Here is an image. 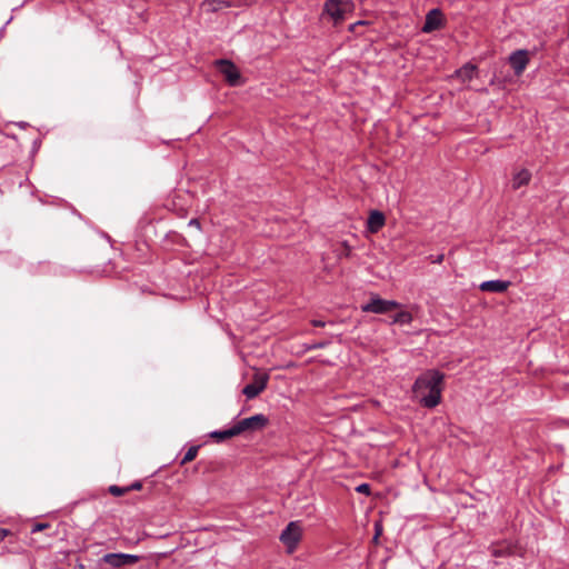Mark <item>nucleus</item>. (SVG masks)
Listing matches in <instances>:
<instances>
[{"label": "nucleus", "mask_w": 569, "mask_h": 569, "mask_svg": "<svg viewBox=\"0 0 569 569\" xmlns=\"http://www.w3.org/2000/svg\"><path fill=\"white\" fill-rule=\"evenodd\" d=\"M476 71V67L472 66V64H466L461 70L460 72H463L466 74V77H468L469 79L472 78L473 73Z\"/></svg>", "instance_id": "nucleus-21"}, {"label": "nucleus", "mask_w": 569, "mask_h": 569, "mask_svg": "<svg viewBox=\"0 0 569 569\" xmlns=\"http://www.w3.org/2000/svg\"><path fill=\"white\" fill-rule=\"evenodd\" d=\"M400 303L396 300H386L380 298L378 295L371 297V299L361 306L363 312H371L376 315H385L391 310L400 308Z\"/></svg>", "instance_id": "nucleus-4"}, {"label": "nucleus", "mask_w": 569, "mask_h": 569, "mask_svg": "<svg viewBox=\"0 0 569 569\" xmlns=\"http://www.w3.org/2000/svg\"><path fill=\"white\" fill-rule=\"evenodd\" d=\"M142 488L141 481H134L130 486H127L128 492L131 490H140Z\"/></svg>", "instance_id": "nucleus-24"}, {"label": "nucleus", "mask_w": 569, "mask_h": 569, "mask_svg": "<svg viewBox=\"0 0 569 569\" xmlns=\"http://www.w3.org/2000/svg\"><path fill=\"white\" fill-rule=\"evenodd\" d=\"M511 551H510V548L507 547V548H500V547H495L492 548L491 550V555L493 557H503V556H507L509 555Z\"/></svg>", "instance_id": "nucleus-20"}, {"label": "nucleus", "mask_w": 569, "mask_h": 569, "mask_svg": "<svg viewBox=\"0 0 569 569\" xmlns=\"http://www.w3.org/2000/svg\"><path fill=\"white\" fill-rule=\"evenodd\" d=\"M445 259V254L443 253H440L438 256H430V260L432 263H441Z\"/></svg>", "instance_id": "nucleus-25"}, {"label": "nucleus", "mask_w": 569, "mask_h": 569, "mask_svg": "<svg viewBox=\"0 0 569 569\" xmlns=\"http://www.w3.org/2000/svg\"><path fill=\"white\" fill-rule=\"evenodd\" d=\"M236 3L228 0H204L200 8L207 13H216L222 9L234 7Z\"/></svg>", "instance_id": "nucleus-11"}, {"label": "nucleus", "mask_w": 569, "mask_h": 569, "mask_svg": "<svg viewBox=\"0 0 569 569\" xmlns=\"http://www.w3.org/2000/svg\"><path fill=\"white\" fill-rule=\"evenodd\" d=\"M190 226H193V227H197L199 228L200 227V223L197 219H191L190 222H189Z\"/></svg>", "instance_id": "nucleus-28"}, {"label": "nucleus", "mask_w": 569, "mask_h": 569, "mask_svg": "<svg viewBox=\"0 0 569 569\" xmlns=\"http://www.w3.org/2000/svg\"><path fill=\"white\" fill-rule=\"evenodd\" d=\"M340 249H337L336 252H337V257L339 259H342V258H350L351 256V252H352V249L351 247L349 246V243L347 241H342L340 243Z\"/></svg>", "instance_id": "nucleus-18"}, {"label": "nucleus", "mask_w": 569, "mask_h": 569, "mask_svg": "<svg viewBox=\"0 0 569 569\" xmlns=\"http://www.w3.org/2000/svg\"><path fill=\"white\" fill-rule=\"evenodd\" d=\"M238 433L236 431L234 426L226 430H216L209 433V437L214 439L217 442H222L232 437H237Z\"/></svg>", "instance_id": "nucleus-15"}, {"label": "nucleus", "mask_w": 569, "mask_h": 569, "mask_svg": "<svg viewBox=\"0 0 569 569\" xmlns=\"http://www.w3.org/2000/svg\"><path fill=\"white\" fill-rule=\"evenodd\" d=\"M199 449H200V446H191L184 453L183 458L181 459L180 466H183V465L194 460L198 455Z\"/></svg>", "instance_id": "nucleus-17"}, {"label": "nucleus", "mask_w": 569, "mask_h": 569, "mask_svg": "<svg viewBox=\"0 0 569 569\" xmlns=\"http://www.w3.org/2000/svg\"><path fill=\"white\" fill-rule=\"evenodd\" d=\"M302 537V528L299 521H290L280 535V541L287 548L289 553H292L300 542Z\"/></svg>", "instance_id": "nucleus-3"}, {"label": "nucleus", "mask_w": 569, "mask_h": 569, "mask_svg": "<svg viewBox=\"0 0 569 569\" xmlns=\"http://www.w3.org/2000/svg\"><path fill=\"white\" fill-rule=\"evenodd\" d=\"M268 381L269 376L267 373H257L254 375L252 382L248 383L242 389V393L248 399H253L258 397L267 388Z\"/></svg>", "instance_id": "nucleus-7"}, {"label": "nucleus", "mask_w": 569, "mask_h": 569, "mask_svg": "<svg viewBox=\"0 0 569 569\" xmlns=\"http://www.w3.org/2000/svg\"><path fill=\"white\" fill-rule=\"evenodd\" d=\"M8 533H9L8 530L0 529V540H2Z\"/></svg>", "instance_id": "nucleus-29"}, {"label": "nucleus", "mask_w": 569, "mask_h": 569, "mask_svg": "<svg viewBox=\"0 0 569 569\" xmlns=\"http://www.w3.org/2000/svg\"><path fill=\"white\" fill-rule=\"evenodd\" d=\"M510 282L505 280H488L483 281L479 288L481 291L486 292H505L509 288Z\"/></svg>", "instance_id": "nucleus-13"}, {"label": "nucleus", "mask_w": 569, "mask_h": 569, "mask_svg": "<svg viewBox=\"0 0 569 569\" xmlns=\"http://www.w3.org/2000/svg\"><path fill=\"white\" fill-rule=\"evenodd\" d=\"M328 346V342H318L309 347V349H322Z\"/></svg>", "instance_id": "nucleus-26"}, {"label": "nucleus", "mask_w": 569, "mask_h": 569, "mask_svg": "<svg viewBox=\"0 0 569 569\" xmlns=\"http://www.w3.org/2000/svg\"><path fill=\"white\" fill-rule=\"evenodd\" d=\"M442 380L443 373L437 370H429L416 379L412 391L423 407L435 408L439 405Z\"/></svg>", "instance_id": "nucleus-1"}, {"label": "nucleus", "mask_w": 569, "mask_h": 569, "mask_svg": "<svg viewBox=\"0 0 569 569\" xmlns=\"http://www.w3.org/2000/svg\"><path fill=\"white\" fill-rule=\"evenodd\" d=\"M380 532H381V530L377 527L375 539H377L379 537Z\"/></svg>", "instance_id": "nucleus-31"}, {"label": "nucleus", "mask_w": 569, "mask_h": 569, "mask_svg": "<svg viewBox=\"0 0 569 569\" xmlns=\"http://www.w3.org/2000/svg\"><path fill=\"white\" fill-rule=\"evenodd\" d=\"M385 214L379 210H372L367 220V229L371 233H376L385 226Z\"/></svg>", "instance_id": "nucleus-12"}, {"label": "nucleus", "mask_w": 569, "mask_h": 569, "mask_svg": "<svg viewBox=\"0 0 569 569\" xmlns=\"http://www.w3.org/2000/svg\"><path fill=\"white\" fill-rule=\"evenodd\" d=\"M104 563L112 568H119L122 566L134 565L140 560V556L130 553H106L102 559Z\"/></svg>", "instance_id": "nucleus-8"}, {"label": "nucleus", "mask_w": 569, "mask_h": 569, "mask_svg": "<svg viewBox=\"0 0 569 569\" xmlns=\"http://www.w3.org/2000/svg\"><path fill=\"white\" fill-rule=\"evenodd\" d=\"M531 180V172L528 169H521L512 176V189L517 190L523 186L529 184Z\"/></svg>", "instance_id": "nucleus-14"}, {"label": "nucleus", "mask_w": 569, "mask_h": 569, "mask_svg": "<svg viewBox=\"0 0 569 569\" xmlns=\"http://www.w3.org/2000/svg\"><path fill=\"white\" fill-rule=\"evenodd\" d=\"M362 23H363L362 21H358V22H356V23L351 24V26H350V30L352 31V30L355 29V27H356V26H358V24H362Z\"/></svg>", "instance_id": "nucleus-30"}, {"label": "nucleus", "mask_w": 569, "mask_h": 569, "mask_svg": "<svg viewBox=\"0 0 569 569\" xmlns=\"http://www.w3.org/2000/svg\"><path fill=\"white\" fill-rule=\"evenodd\" d=\"M311 325L315 326V327H325L326 326V322L325 321H321V320H312L311 321Z\"/></svg>", "instance_id": "nucleus-27"}, {"label": "nucleus", "mask_w": 569, "mask_h": 569, "mask_svg": "<svg viewBox=\"0 0 569 569\" xmlns=\"http://www.w3.org/2000/svg\"><path fill=\"white\" fill-rule=\"evenodd\" d=\"M108 491L110 495H112L114 497H121L128 492V489H127V487H119V486L112 485L108 488Z\"/></svg>", "instance_id": "nucleus-19"}, {"label": "nucleus", "mask_w": 569, "mask_h": 569, "mask_svg": "<svg viewBox=\"0 0 569 569\" xmlns=\"http://www.w3.org/2000/svg\"><path fill=\"white\" fill-rule=\"evenodd\" d=\"M216 66L230 86L236 87L241 84L240 71L232 61L220 59L216 61Z\"/></svg>", "instance_id": "nucleus-6"}, {"label": "nucleus", "mask_w": 569, "mask_h": 569, "mask_svg": "<svg viewBox=\"0 0 569 569\" xmlns=\"http://www.w3.org/2000/svg\"><path fill=\"white\" fill-rule=\"evenodd\" d=\"M443 18L440 9L430 10L427 16L425 23L422 26V31L426 33H430L432 31L439 30L443 27Z\"/></svg>", "instance_id": "nucleus-10"}, {"label": "nucleus", "mask_w": 569, "mask_h": 569, "mask_svg": "<svg viewBox=\"0 0 569 569\" xmlns=\"http://www.w3.org/2000/svg\"><path fill=\"white\" fill-rule=\"evenodd\" d=\"M352 9L351 0H327L323 4L322 16H328L335 24H338L346 19V14L351 12Z\"/></svg>", "instance_id": "nucleus-2"}, {"label": "nucleus", "mask_w": 569, "mask_h": 569, "mask_svg": "<svg viewBox=\"0 0 569 569\" xmlns=\"http://www.w3.org/2000/svg\"><path fill=\"white\" fill-rule=\"evenodd\" d=\"M411 322H412V315L408 311H400L393 316L391 323L409 325Z\"/></svg>", "instance_id": "nucleus-16"}, {"label": "nucleus", "mask_w": 569, "mask_h": 569, "mask_svg": "<svg viewBox=\"0 0 569 569\" xmlns=\"http://www.w3.org/2000/svg\"><path fill=\"white\" fill-rule=\"evenodd\" d=\"M356 491L368 496L371 492V488L369 483H360L356 487Z\"/></svg>", "instance_id": "nucleus-22"}, {"label": "nucleus", "mask_w": 569, "mask_h": 569, "mask_svg": "<svg viewBox=\"0 0 569 569\" xmlns=\"http://www.w3.org/2000/svg\"><path fill=\"white\" fill-rule=\"evenodd\" d=\"M49 527H50V525H49V523H47V522H37V523H34V525L32 526V528H31V532H32V533H34V532L41 531V530H43V529H47V528H49Z\"/></svg>", "instance_id": "nucleus-23"}, {"label": "nucleus", "mask_w": 569, "mask_h": 569, "mask_svg": "<svg viewBox=\"0 0 569 569\" xmlns=\"http://www.w3.org/2000/svg\"><path fill=\"white\" fill-rule=\"evenodd\" d=\"M269 423L268 417L262 413H257L249 418L241 419L237 421L233 426L236 431L239 435L244 432H253L264 429Z\"/></svg>", "instance_id": "nucleus-5"}, {"label": "nucleus", "mask_w": 569, "mask_h": 569, "mask_svg": "<svg viewBox=\"0 0 569 569\" xmlns=\"http://www.w3.org/2000/svg\"><path fill=\"white\" fill-rule=\"evenodd\" d=\"M508 61L516 76L522 74L530 61L528 50L519 49L513 51L509 56Z\"/></svg>", "instance_id": "nucleus-9"}]
</instances>
